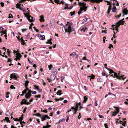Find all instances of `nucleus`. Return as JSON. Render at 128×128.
Returning <instances> with one entry per match:
<instances>
[{"label":"nucleus","mask_w":128,"mask_h":128,"mask_svg":"<svg viewBox=\"0 0 128 128\" xmlns=\"http://www.w3.org/2000/svg\"><path fill=\"white\" fill-rule=\"evenodd\" d=\"M63 119H62V120H61V119H60V120L58 122H57V123H60V122H62L63 121Z\"/></svg>","instance_id":"09e8293b"},{"label":"nucleus","mask_w":128,"mask_h":128,"mask_svg":"<svg viewBox=\"0 0 128 128\" xmlns=\"http://www.w3.org/2000/svg\"><path fill=\"white\" fill-rule=\"evenodd\" d=\"M109 71V73L110 74H112L113 73H114V72L112 70H110Z\"/></svg>","instance_id":"a19ab883"},{"label":"nucleus","mask_w":128,"mask_h":128,"mask_svg":"<svg viewBox=\"0 0 128 128\" xmlns=\"http://www.w3.org/2000/svg\"><path fill=\"white\" fill-rule=\"evenodd\" d=\"M52 40V38H50V40H48V42H46V43L47 44L49 43L50 44H52V42L51 41Z\"/></svg>","instance_id":"aec40b11"},{"label":"nucleus","mask_w":128,"mask_h":128,"mask_svg":"<svg viewBox=\"0 0 128 128\" xmlns=\"http://www.w3.org/2000/svg\"><path fill=\"white\" fill-rule=\"evenodd\" d=\"M50 125L48 124L46 126H44L43 128H49V127H50Z\"/></svg>","instance_id":"cd10ccee"},{"label":"nucleus","mask_w":128,"mask_h":128,"mask_svg":"<svg viewBox=\"0 0 128 128\" xmlns=\"http://www.w3.org/2000/svg\"><path fill=\"white\" fill-rule=\"evenodd\" d=\"M106 37L105 36L103 38V42L104 43L105 42V40L106 39Z\"/></svg>","instance_id":"603ef678"},{"label":"nucleus","mask_w":128,"mask_h":128,"mask_svg":"<svg viewBox=\"0 0 128 128\" xmlns=\"http://www.w3.org/2000/svg\"><path fill=\"white\" fill-rule=\"evenodd\" d=\"M12 16V15L11 14H9V16H8V18H13V16Z\"/></svg>","instance_id":"a18cd8bd"},{"label":"nucleus","mask_w":128,"mask_h":128,"mask_svg":"<svg viewBox=\"0 0 128 128\" xmlns=\"http://www.w3.org/2000/svg\"><path fill=\"white\" fill-rule=\"evenodd\" d=\"M40 118L42 119V121L45 120L46 118L48 119H50V118L47 115H41Z\"/></svg>","instance_id":"0eeeda50"},{"label":"nucleus","mask_w":128,"mask_h":128,"mask_svg":"<svg viewBox=\"0 0 128 128\" xmlns=\"http://www.w3.org/2000/svg\"><path fill=\"white\" fill-rule=\"evenodd\" d=\"M41 115L39 113L34 114H32V116H38L40 118Z\"/></svg>","instance_id":"412c9836"},{"label":"nucleus","mask_w":128,"mask_h":128,"mask_svg":"<svg viewBox=\"0 0 128 128\" xmlns=\"http://www.w3.org/2000/svg\"><path fill=\"white\" fill-rule=\"evenodd\" d=\"M12 60L11 58H8V60L7 61V62H10L12 61Z\"/></svg>","instance_id":"8fccbe9b"},{"label":"nucleus","mask_w":128,"mask_h":128,"mask_svg":"<svg viewBox=\"0 0 128 128\" xmlns=\"http://www.w3.org/2000/svg\"><path fill=\"white\" fill-rule=\"evenodd\" d=\"M22 32H24L26 31L27 30V29H22Z\"/></svg>","instance_id":"6e6d98bb"},{"label":"nucleus","mask_w":128,"mask_h":128,"mask_svg":"<svg viewBox=\"0 0 128 128\" xmlns=\"http://www.w3.org/2000/svg\"><path fill=\"white\" fill-rule=\"evenodd\" d=\"M47 80H48V82H50V81L51 80H50V78H47Z\"/></svg>","instance_id":"774afa93"},{"label":"nucleus","mask_w":128,"mask_h":128,"mask_svg":"<svg viewBox=\"0 0 128 128\" xmlns=\"http://www.w3.org/2000/svg\"><path fill=\"white\" fill-rule=\"evenodd\" d=\"M70 14H71L70 16H72V15L75 14V12L74 11L73 12H70Z\"/></svg>","instance_id":"473e14b6"},{"label":"nucleus","mask_w":128,"mask_h":128,"mask_svg":"<svg viewBox=\"0 0 128 128\" xmlns=\"http://www.w3.org/2000/svg\"><path fill=\"white\" fill-rule=\"evenodd\" d=\"M38 36L40 37V39L41 40H44L45 38V36L44 35H41L40 34L38 35Z\"/></svg>","instance_id":"f8f14e48"},{"label":"nucleus","mask_w":128,"mask_h":128,"mask_svg":"<svg viewBox=\"0 0 128 128\" xmlns=\"http://www.w3.org/2000/svg\"><path fill=\"white\" fill-rule=\"evenodd\" d=\"M34 88L35 89H36L37 90L39 91V92H41L42 90H40L39 88L38 87V86L36 85H34Z\"/></svg>","instance_id":"4468645a"},{"label":"nucleus","mask_w":128,"mask_h":128,"mask_svg":"<svg viewBox=\"0 0 128 128\" xmlns=\"http://www.w3.org/2000/svg\"><path fill=\"white\" fill-rule=\"evenodd\" d=\"M111 10V6H109L108 7V10Z\"/></svg>","instance_id":"13d9d810"},{"label":"nucleus","mask_w":128,"mask_h":128,"mask_svg":"<svg viewBox=\"0 0 128 128\" xmlns=\"http://www.w3.org/2000/svg\"><path fill=\"white\" fill-rule=\"evenodd\" d=\"M111 47H112V48H113V45L112 44H110L108 48H110Z\"/></svg>","instance_id":"3c124183"},{"label":"nucleus","mask_w":128,"mask_h":128,"mask_svg":"<svg viewBox=\"0 0 128 128\" xmlns=\"http://www.w3.org/2000/svg\"><path fill=\"white\" fill-rule=\"evenodd\" d=\"M88 77H90L92 78V79H94L95 78V76L93 74H92V76H88Z\"/></svg>","instance_id":"2f4dec72"},{"label":"nucleus","mask_w":128,"mask_h":128,"mask_svg":"<svg viewBox=\"0 0 128 128\" xmlns=\"http://www.w3.org/2000/svg\"><path fill=\"white\" fill-rule=\"evenodd\" d=\"M126 121H124V122L123 123H122V124L123 126H125L126 124Z\"/></svg>","instance_id":"37998d69"},{"label":"nucleus","mask_w":128,"mask_h":128,"mask_svg":"<svg viewBox=\"0 0 128 128\" xmlns=\"http://www.w3.org/2000/svg\"><path fill=\"white\" fill-rule=\"evenodd\" d=\"M55 77L56 76L54 74H52L50 76V78L51 80H53L55 79Z\"/></svg>","instance_id":"2eb2a0df"},{"label":"nucleus","mask_w":128,"mask_h":128,"mask_svg":"<svg viewBox=\"0 0 128 128\" xmlns=\"http://www.w3.org/2000/svg\"><path fill=\"white\" fill-rule=\"evenodd\" d=\"M115 112L116 113L118 114L119 112V110L118 108H117L115 110Z\"/></svg>","instance_id":"e433bc0d"},{"label":"nucleus","mask_w":128,"mask_h":128,"mask_svg":"<svg viewBox=\"0 0 128 128\" xmlns=\"http://www.w3.org/2000/svg\"><path fill=\"white\" fill-rule=\"evenodd\" d=\"M64 79V77L63 76H62L61 77V81L62 82H63V80Z\"/></svg>","instance_id":"69168bd1"},{"label":"nucleus","mask_w":128,"mask_h":128,"mask_svg":"<svg viewBox=\"0 0 128 128\" xmlns=\"http://www.w3.org/2000/svg\"><path fill=\"white\" fill-rule=\"evenodd\" d=\"M23 119V117H20L19 118V121L20 122H22V120Z\"/></svg>","instance_id":"58836bf2"},{"label":"nucleus","mask_w":128,"mask_h":128,"mask_svg":"<svg viewBox=\"0 0 128 128\" xmlns=\"http://www.w3.org/2000/svg\"><path fill=\"white\" fill-rule=\"evenodd\" d=\"M10 88L11 89H15V88L14 86L12 85H11V86L10 87Z\"/></svg>","instance_id":"72a5a7b5"},{"label":"nucleus","mask_w":128,"mask_h":128,"mask_svg":"<svg viewBox=\"0 0 128 128\" xmlns=\"http://www.w3.org/2000/svg\"><path fill=\"white\" fill-rule=\"evenodd\" d=\"M87 28L86 27H84L81 30L82 32H84L86 30H87Z\"/></svg>","instance_id":"4be33fe9"},{"label":"nucleus","mask_w":128,"mask_h":128,"mask_svg":"<svg viewBox=\"0 0 128 128\" xmlns=\"http://www.w3.org/2000/svg\"><path fill=\"white\" fill-rule=\"evenodd\" d=\"M64 28L66 32H68L69 34L74 30L73 24L71 22H68Z\"/></svg>","instance_id":"f257e3e1"},{"label":"nucleus","mask_w":128,"mask_h":128,"mask_svg":"<svg viewBox=\"0 0 128 128\" xmlns=\"http://www.w3.org/2000/svg\"><path fill=\"white\" fill-rule=\"evenodd\" d=\"M124 19V18H123L122 20L118 21L117 22H116V24H118V25L117 26L118 27H119L121 25H122L124 24V21H123Z\"/></svg>","instance_id":"6e6552de"},{"label":"nucleus","mask_w":128,"mask_h":128,"mask_svg":"<svg viewBox=\"0 0 128 128\" xmlns=\"http://www.w3.org/2000/svg\"><path fill=\"white\" fill-rule=\"evenodd\" d=\"M78 106L77 104L76 105V107L75 108V109L74 110V114H76V112L78 110Z\"/></svg>","instance_id":"a211bd4d"},{"label":"nucleus","mask_w":128,"mask_h":128,"mask_svg":"<svg viewBox=\"0 0 128 128\" xmlns=\"http://www.w3.org/2000/svg\"><path fill=\"white\" fill-rule=\"evenodd\" d=\"M112 116H115L117 114L115 112H112Z\"/></svg>","instance_id":"c9c22d12"},{"label":"nucleus","mask_w":128,"mask_h":128,"mask_svg":"<svg viewBox=\"0 0 128 128\" xmlns=\"http://www.w3.org/2000/svg\"><path fill=\"white\" fill-rule=\"evenodd\" d=\"M40 18L39 20L41 22L43 21L44 22V16L43 15H42L40 16Z\"/></svg>","instance_id":"dca6fc26"},{"label":"nucleus","mask_w":128,"mask_h":128,"mask_svg":"<svg viewBox=\"0 0 128 128\" xmlns=\"http://www.w3.org/2000/svg\"><path fill=\"white\" fill-rule=\"evenodd\" d=\"M70 56H72L73 57L77 58L78 55H76L75 52H73L70 54Z\"/></svg>","instance_id":"f3484780"},{"label":"nucleus","mask_w":128,"mask_h":128,"mask_svg":"<svg viewBox=\"0 0 128 128\" xmlns=\"http://www.w3.org/2000/svg\"><path fill=\"white\" fill-rule=\"evenodd\" d=\"M29 83V81L28 80H26L25 81V87L27 88V86L28 85V83Z\"/></svg>","instance_id":"a878e982"},{"label":"nucleus","mask_w":128,"mask_h":128,"mask_svg":"<svg viewBox=\"0 0 128 128\" xmlns=\"http://www.w3.org/2000/svg\"><path fill=\"white\" fill-rule=\"evenodd\" d=\"M103 0H88V1H90L92 3L96 2L97 3H99L100 2H102Z\"/></svg>","instance_id":"9d476101"},{"label":"nucleus","mask_w":128,"mask_h":128,"mask_svg":"<svg viewBox=\"0 0 128 128\" xmlns=\"http://www.w3.org/2000/svg\"><path fill=\"white\" fill-rule=\"evenodd\" d=\"M23 100H24V101H23L22 102L24 103V104H30V102H26V100L25 99H24Z\"/></svg>","instance_id":"ddd939ff"},{"label":"nucleus","mask_w":128,"mask_h":128,"mask_svg":"<svg viewBox=\"0 0 128 128\" xmlns=\"http://www.w3.org/2000/svg\"><path fill=\"white\" fill-rule=\"evenodd\" d=\"M104 126H105V127L106 128H108V126L107 124H104Z\"/></svg>","instance_id":"338daca9"},{"label":"nucleus","mask_w":128,"mask_h":128,"mask_svg":"<svg viewBox=\"0 0 128 128\" xmlns=\"http://www.w3.org/2000/svg\"><path fill=\"white\" fill-rule=\"evenodd\" d=\"M78 4L80 6V11L78 12V14L80 15L82 11H86L87 9V6H86V4L83 2H79Z\"/></svg>","instance_id":"f03ea898"},{"label":"nucleus","mask_w":128,"mask_h":128,"mask_svg":"<svg viewBox=\"0 0 128 128\" xmlns=\"http://www.w3.org/2000/svg\"><path fill=\"white\" fill-rule=\"evenodd\" d=\"M52 64H50V65H49L48 67L49 68V70H50V69L52 68Z\"/></svg>","instance_id":"c03bdc74"},{"label":"nucleus","mask_w":128,"mask_h":128,"mask_svg":"<svg viewBox=\"0 0 128 128\" xmlns=\"http://www.w3.org/2000/svg\"><path fill=\"white\" fill-rule=\"evenodd\" d=\"M116 7L114 5L113 6V8H112V12H115V10H116Z\"/></svg>","instance_id":"6ab92c4d"},{"label":"nucleus","mask_w":128,"mask_h":128,"mask_svg":"<svg viewBox=\"0 0 128 128\" xmlns=\"http://www.w3.org/2000/svg\"><path fill=\"white\" fill-rule=\"evenodd\" d=\"M7 30H5L4 31L0 32V33H3V34H6Z\"/></svg>","instance_id":"c85d7f7f"},{"label":"nucleus","mask_w":128,"mask_h":128,"mask_svg":"<svg viewBox=\"0 0 128 128\" xmlns=\"http://www.w3.org/2000/svg\"><path fill=\"white\" fill-rule=\"evenodd\" d=\"M5 118L6 119V122H10V121L9 120V118L8 117H5Z\"/></svg>","instance_id":"7c9ffc66"},{"label":"nucleus","mask_w":128,"mask_h":128,"mask_svg":"<svg viewBox=\"0 0 128 128\" xmlns=\"http://www.w3.org/2000/svg\"><path fill=\"white\" fill-rule=\"evenodd\" d=\"M32 118H30L29 119V120L28 121V123H30V122L31 121H32Z\"/></svg>","instance_id":"5fc2aeb1"},{"label":"nucleus","mask_w":128,"mask_h":128,"mask_svg":"<svg viewBox=\"0 0 128 128\" xmlns=\"http://www.w3.org/2000/svg\"><path fill=\"white\" fill-rule=\"evenodd\" d=\"M22 92L23 94H26L25 97L26 98L28 99L30 98L31 96V93H32V91L31 90H29L28 88H26Z\"/></svg>","instance_id":"7ed1b4c3"},{"label":"nucleus","mask_w":128,"mask_h":128,"mask_svg":"<svg viewBox=\"0 0 128 128\" xmlns=\"http://www.w3.org/2000/svg\"><path fill=\"white\" fill-rule=\"evenodd\" d=\"M0 4H1V6L2 7H3L4 6V3L3 2H1Z\"/></svg>","instance_id":"49530a36"},{"label":"nucleus","mask_w":128,"mask_h":128,"mask_svg":"<svg viewBox=\"0 0 128 128\" xmlns=\"http://www.w3.org/2000/svg\"><path fill=\"white\" fill-rule=\"evenodd\" d=\"M35 98H40V95H36L34 96Z\"/></svg>","instance_id":"ea45409f"},{"label":"nucleus","mask_w":128,"mask_h":128,"mask_svg":"<svg viewBox=\"0 0 128 128\" xmlns=\"http://www.w3.org/2000/svg\"><path fill=\"white\" fill-rule=\"evenodd\" d=\"M110 75L114 78L116 77L119 80H121L122 79L124 80L126 78V77L124 78V75H122L121 76H117V73L114 72L111 74H110Z\"/></svg>","instance_id":"20e7f679"},{"label":"nucleus","mask_w":128,"mask_h":128,"mask_svg":"<svg viewBox=\"0 0 128 128\" xmlns=\"http://www.w3.org/2000/svg\"><path fill=\"white\" fill-rule=\"evenodd\" d=\"M88 100V98L86 96L84 97V100L83 102L84 103H86Z\"/></svg>","instance_id":"5701e85b"},{"label":"nucleus","mask_w":128,"mask_h":128,"mask_svg":"<svg viewBox=\"0 0 128 128\" xmlns=\"http://www.w3.org/2000/svg\"><path fill=\"white\" fill-rule=\"evenodd\" d=\"M66 117L67 118V119H66V122H67L68 120H69V117L68 116H66Z\"/></svg>","instance_id":"680f3d73"},{"label":"nucleus","mask_w":128,"mask_h":128,"mask_svg":"<svg viewBox=\"0 0 128 128\" xmlns=\"http://www.w3.org/2000/svg\"><path fill=\"white\" fill-rule=\"evenodd\" d=\"M21 5V4H20L18 3L17 4H16V7L17 8H20V6Z\"/></svg>","instance_id":"bb28decb"},{"label":"nucleus","mask_w":128,"mask_h":128,"mask_svg":"<svg viewBox=\"0 0 128 128\" xmlns=\"http://www.w3.org/2000/svg\"><path fill=\"white\" fill-rule=\"evenodd\" d=\"M33 28H34V30L37 32H39V30H38L36 28H35V27H33Z\"/></svg>","instance_id":"de8ad7c7"},{"label":"nucleus","mask_w":128,"mask_h":128,"mask_svg":"<svg viewBox=\"0 0 128 128\" xmlns=\"http://www.w3.org/2000/svg\"><path fill=\"white\" fill-rule=\"evenodd\" d=\"M21 42V44L22 45H24L25 44V42L24 41H23Z\"/></svg>","instance_id":"052dcab7"},{"label":"nucleus","mask_w":128,"mask_h":128,"mask_svg":"<svg viewBox=\"0 0 128 128\" xmlns=\"http://www.w3.org/2000/svg\"><path fill=\"white\" fill-rule=\"evenodd\" d=\"M115 24H116L115 26V28H116V31L117 32H118V28H119V27H118L117 26L118 25V24H116V23Z\"/></svg>","instance_id":"393cba45"},{"label":"nucleus","mask_w":128,"mask_h":128,"mask_svg":"<svg viewBox=\"0 0 128 128\" xmlns=\"http://www.w3.org/2000/svg\"><path fill=\"white\" fill-rule=\"evenodd\" d=\"M68 4H65V7L64 8V9L66 10V9H69V8L68 7Z\"/></svg>","instance_id":"4c0bfd02"},{"label":"nucleus","mask_w":128,"mask_h":128,"mask_svg":"<svg viewBox=\"0 0 128 128\" xmlns=\"http://www.w3.org/2000/svg\"><path fill=\"white\" fill-rule=\"evenodd\" d=\"M18 75L14 73H13L12 74H11L10 75V78L11 79L16 80L18 78Z\"/></svg>","instance_id":"423d86ee"},{"label":"nucleus","mask_w":128,"mask_h":128,"mask_svg":"<svg viewBox=\"0 0 128 128\" xmlns=\"http://www.w3.org/2000/svg\"><path fill=\"white\" fill-rule=\"evenodd\" d=\"M64 4V2L63 1H61V2H60L59 4Z\"/></svg>","instance_id":"0e129e2a"},{"label":"nucleus","mask_w":128,"mask_h":128,"mask_svg":"<svg viewBox=\"0 0 128 128\" xmlns=\"http://www.w3.org/2000/svg\"><path fill=\"white\" fill-rule=\"evenodd\" d=\"M108 94L109 95H112V96H115V95H114V94H112V93L110 92H109L108 93Z\"/></svg>","instance_id":"864d4df0"},{"label":"nucleus","mask_w":128,"mask_h":128,"mask_svg":"<svg viewBox=\"0 0 128 128\" xmlns=\"http://www.w3.org/2000/svg\"><path fill=\"white\" fill-rule=\"evenodd\" d=\"M13 120H14L15 121H18V119L17 118H14Z\"/></svg>","instance_id":"bf43d9fd"},{"label":"nucleus","mask_w":128,"mask_h":128,"mask_svg":"<svg viewBox=\"0 0 128 128\" xmlns=\"http://www.w3.org/2000/svg\"><path fill=\"white\" fill-rule=\"evenodd\" d=\"M54 1L57 4H59V2H60L59 0H54Z\"/></svg>","instance_id":"79ce46f5"},{"label":"nucleus","mask_w":128,"mask_h":128,"mask_svg":"<svg viewBox=\"0 0 128 128\" xmlns=\"http://www.w3.org/2000/svg\"><path fill=\"white\" fill-rule=\"evenodd\" d=\"M103 81V80L100 78H98L97 79V81L100 82H102Z\"/></svg>","instance_id":"c756f323"},{"label":"nucleus","mask_w":128,"mask_h":128,"mask_svg":"<svg viewBox=\"0 0 128 128\" xmlns=\"http://www.w3.org/2000/svg\"><path fill=\"white\" fill-rule=\"evenodd\" d=\"M68 101L67 100H65L64 101V103H66L68 102Z\"/></svg>","instance_id":"e2e57ef3"},{"label":"nucleus","mask_w":128,"mask_h":128,"mask_svg":"<svg viewBox=\"0 0 128 128\" xmlns=\"http://www.w3.org/2000/svg\"><path fill=\"white\" fill-rule=\"evenodd\" d=\"M16 57L14 59L15 60H16L17 61V60H20L22 57V56L21 54L20 53H17L16 54Z\"/></svg>","instance_id":"1a4fd4ad"},{"label":"nucleus","mask_w":128,"mask_h":128,"mask_svg":"<svg viewBox=\"0 0 128 128\" xmlns=\"http://www.w3.org/2000/svg\"><path fill=\"white\" fill-rule=\"evenodd\" d=\"M24 14L25 15V16L27 18L28 20H29L30 22H32V17L30 16L29 15H26L25 13H24ZM30 24V26H29V28L30 29H31L32 28L31 26H32V22H31Z\"/></svg>","instance_id":"39448f33"},{"label":"nucleus","mask_w":128,"mask_h":128,"mask_svg":"<svg viewBox=\"0 0 128 128\" xmlns=\"http://www.w3.org/2000/svg\"><path fill=\"white\" fill-rule=\"evenodd\" d=\"M128 10L126 8H124L122 10V13L124 14L127 15L128 14Z\"/></svg>","instance_id":"9b49d317"},{"label":"nucleus","mask_w":128,"mask_h":128,"mask_svg":"<svg viewBox=\"0 0 128 128\" xmlns=\"http://www.w3.org/2000/svg\"><path fill=\"white\" fill-rule=\"evenodd\" d=\"M36 65L35 64L32 63V67H34L35 69H36Z\"/></svg>","instance_id":"f704fd0d"},{"label":"nucleus","mask_w":128,"mask_h":128,"mask_svg":"<svg viewBox=\"0 0 128 128\" xmlns=\"http://www.w3.org/2000/svg\"><path fill=\"white\" fill-rule=\"evenodd\" d=\"M107 5H109V6H111V2H110L108 1V2H107Z\"/></svg>","instance_id":"4d7b16f0"},{"label":"nucleus","mask_w":128,"mask_h":128,"mask_svg":"<svg viewBox=\"0 0 128 128\" xmlns=\"http://www.w3.org/2000/svg\"><path fill=\"white\" fill-rule=\"evenodd\" d=\"M62 92V90H58V92H57L56 93V94L57 95H59V96H60L61 95V94H62V93H59V94H58V93H60V92Z\"/></svg>","instance_id":"b1692460"}]
</instances>
